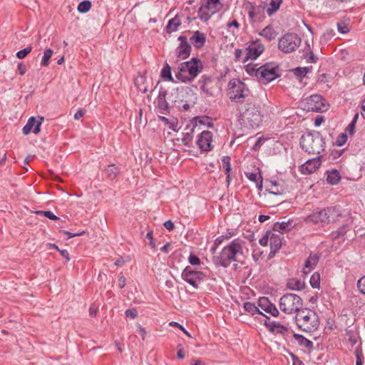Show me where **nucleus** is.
I'll list each match as a JSON object with an SVG mask.
<instances>
[{
	"label": "nucleus",
	"mask_w": 365,
	"mask_h": 365,
	"mask_svg": "<svg viewBox=\"0 0 365 365\" xmlns=\"http://www.w3.org/2000/svg\"><path fill=\"white\" fill-rule=\"evenodd\" d=\"M239 115L237 121L244 128H257L262 122L263 115L260 111V106L257 101H248L237 108Z\"/></svg>",
	"instance_id": "obj_1"
},
{
	"label": "nucleus",
	"mask_w": 365,
	"mask_h": 365,
	"mask_svg": "<svg viewBox=\"0 0 365 365\" xmlns=\"http://www.w3.org/2000/svg\"><path fill=\"white\" fill-rule=\"evenodd\" d=\"M242 255V241L237 238L225 246L218 256H214L212 261L216 265L227 267L232 262L237 261L238 257Z\"/></svg>",
	"instance_id": "obj_2"
},
{
	"label": "nucleus",
	"mask_w": 365,
	"mask_h": 365,
	"mask_svg": "<svg viewBox=\"0 0 365 365\" xmlns=\"http://www.w3.org/2000/svg\"><path fill=\"white\" fill-rule=\"evenodd\" d=\"M202 69V61L197 58H192L190 61L180 63L175 73V78L182 83L190 82L198 76Z\"/></svg>",
	"instance_id": "obj_3"
},
{
	"label": "nucleus",
	"mask_w": 365,
	"mask_h": 365,
	"mask_svg": "<svg viewBox=\"0 0 365 365\" xmlns=\"http://www.w3.org/2000/svg\"><path fill=\"white\" fill-rule=\"evenodd\" d=\"M229 86L228 96L232 102L241 106L250 100H256L248 86L240 79H232L230 81Z\"/></svg>",
	"instance_id": "obj_4"
},
{
	"label": "nucleus",
	"mask_w": 365,
	"mask_h": 365,
	"mask_svg": "<svg viewBox=\"0 0 365 365\" xmlns=\"http://www.w3.org/2000/svg\"><path fill=\"white\" fill-rule=\"evenodd\" d=\"M325 142L322 135L317 131H313L303 135L300 139V146L309 154L322 155L324 151Z\"/></svg>",
	"instance_id": "obj_5"
},
{
	"label": "nucleus",
	"mask_w": 365,
	"mask_h": 365,
	"mask_svg": "<svg viewBox=\"0 0 365 365\" xmlns=\"http://www.w3.org/2000/svg\"><path fill=\"white\" fill-rule=\"evenodd\" d=\"M295 321L298 327L306 332H314L319 326V316L309 309H302L297 314Z\"/></svg>",
	"instance_id": "obj_6"
},
{
	"label": "nucleus",
	"mask_w": 365,
	"mask_h": 365,
	"mask_svg": "<svg viewBox=\"0 0 365 365\" xmlns=\"http://www.w3.org/2000/svg\"><path fill=\"white\" fill-rule=\"evenodd\" d=\"M302 298L292 293L284 294L279 300L280 309L287 314L298 313L302 308Z\"/></svg>",
	"instance_id": "obj_7"
},
{
	"label": "nucleus",
	"mask_w": 365,
	"mask_h": 365,
	"mask_svg": "<svg viewBox=\"0 0 365 365\" xmlns=\"http://www.w3.org/2000/svg\"><path fill=\"white\" fill-rule=\"evenodd\" d=\"M338 212L339 210L336 207H328L323 210H317L308 215L305 221L314 224L329 223L338 216Z\"/></svg>",
	"instance_id": "obj_8"
},
{
	"label": "nucleus",
	"mask_w": 365,
	"mask_h": 365,
	"mask_svg": "<svg viewBox=\"0 0 365 365\" xmlns=\"http://www.w3.org/2000/svg\"><path fill=\"white\" fill-rule=\"evenodd\" d=\"M223 7L221 0H205L197 11L198 17L204 22L207 21L212 15L219 12Z\"/></svg>",
	"instance_id": "obj_9"
},
{
	"label": "nucleus",
	"mask_w": 365,
	"mask_h": 365,
	"mask_svg": "<svg viewBox=\"0 0 365 365\" xmlns=\"http://www.w3.org/2000/svg\"><path fill=\"white\" fill-rule=\"evenodd\" d=\"M325 99L321 95L315 94L301 103L302 107L308 112L322 113L327 110Z\"/></svg>",
	"instance_id": "obj_10"
},
{
	"label": "nucleus",
	"mask_w": 365,
	"mask_h": 365,
	"mask_svg": "<svg viewBox=\"0 0 365 365\" xmlns=\"http://www.w3.org/2000/svg\"><path fill=\"white\" fill-rule=\"evenodd\" d=\"M301 42V38L297 34L287 33L279 38L278 48L284 53H292L300 46Z\"/></svg>",
	"instance_id": "obj_11"
},
{
	"label": "nucleus",
	"mask_w": 365,
	"mask_h": 365,
	"mask_svg": "<svg viewBox=\"0 0 365 365\" xmlns=\"http://www.w3.org/2000/svg\"><path fill=\"white\" fill-rule=\"evenodd\" d=\"M205 277V274L202 272L193 270L189 266L186 267L182 272V279L195 289L199 288V284L204 280Z\"/></svg>",
	"instance_id": "obj_12"
},
{
	"label": "nucleus",
	"mask_w": 365,
	"mask_h": 365,
	"mask_svg": "<svg viewBox=\"0 0 365 365\" xmlns=\"http://www.w3.org/2000/svg\"><path fill=\"white\" fill-rule=\"evenodd\" d=\"M277 66L267 63L258 68L257 75H259L260 80L264 81V83H269L279 76L277 73Z\"/></svg>",
	"instance_id": "obj_13"
},
{
	"label": "nucleus",
	"mask_w": 365,
	"mask_h": 365,
	"mask_svg": "<svg viewBox=\"0 0 365 365\" xmlns=\"http://www.w3.org/2000/svg\"><path fill=\"white\" fill-rule=\"evenodd\" d=\"M178 40L180 41L176 48V56L180 59L187 58L192 50L190 44L188 43L187 38L185 36H180Z\"/></svg>",
	"instance_id": "obj_14"
},
{
	"label": "nucleus",
	"mask_w": 365,
	"mask_h": 365,
	"mask_svg": "<svg viewBox=\"0 0 365 365\" xmlns=\"http://www.w3.org/2000/svg\"><path fill=\"white\" fill-rule=\"evenodd\" d=\"M212 133L209 130L202 131L197 140V145L202 151H210L213 148L212 145Z\"/></svg>",
	"instance_id": "obj_15"
},
{
	"label": "nucleus",
	"mask_w": 365,
	"mask_h": 365,
	"mask_svg": "<svg viewBox=\"0 0 365 365\" xmlns=\"http://www.w3.org/2000/svg\"><path fill=\"white\" fill-rule=\"evenodd\" d=\"M322 155H318L316 158L307 160L301 166V172L304 175H309L314 173L322 165Z\"/></svg>",
	"instance_id": "obj_16"
},
{
	"label": "nucleus",
	"mask_w": 365,
	"mask_h": 365,
	"mask_svg": "<svg viewBox=\"0 0 365 365\" xmlns=\"http://www.w3.org/2000/svg\"><path fill=\"white\" fill-rule=\"evenodd\" d=\"M264 47L259 39L252 41L247 48L246 58L245 61L248 59H256L264 51Z\"/></svg>",
	"instance_id": "obj_17"
},
{
	"label": "nucleus",
	"mask_w": 365,
	"mask_h": 365,
	"mask_svg": "<svg viewBox=\"0 0 365 365\" xmlns=\"http://www.w3.org/2000/svg\"><path fill=\"white\" fill-rule=\"evenodd\" d=\"M258 306L265 312L270 314L273 317L279 315V311L276 306L272 304L267 297H262L258 301Z\"/></svg>",
	"instance_id": "obj_18"
},
{
	"label": "nucleus",
	"mask_w": 365,
	"mask_h": 365,
	"mask_svg": "<svg viewBox=\"0 0 365 365\" xmlns=\"http://www.w3.org/2000/svg\"><path fill=\"white\" fill-rule=\"evenodd\" d=\"M319 259V255L317 254H311L305 261L303 273L305 274L309 273L317 264Z\"/></svg>",
	"instance_id": "obj_19"
},
{
	"label": "nucleus",
	"mask_w": 365,
	"mask_h": 365,
	"mask_svg": "<svg viewBox=\"0 0 365 365\" xmlns=\"http://www.w3.org/2000/svg\"><path fill=\"white\" fill-rule=\"evenodd\" d=\"M269 245V256H273L282 247V240L280 236L271 232Z\"/></svg>",
	"instance_id": "obj_20"
},
{
	"label": "nucleus",
	"mask_w": 365,
	"mask_h": 365,
	"mask_svg": "<svg viewBox=\"0 0 365 365\" xmlns=\"http://www.w3.org/2000/svg\"><path fill=\"white\" fill-rule=\"evenodd\" d=\"M191 43L194 45L195 48H202L206 41L205 35L200 31H195L193 35L190 38Z\"/></svg>",
	"instance_id": "obj_21"
},
{
	"label": "nucleus",
	"mask_w": 365,
	"mask_h": 365,
	"mask_svg": "<svg viewBox=\"0 0 365 365\" xmlns=\"http://www.w3.org/2000/svg\"><path fill=\"white\" fill-rule=\"evenodd\" d=\"M264 325L269 328V331L276 332L277 334H283L287 331V328L281 324L280 323L276 322H269V318H265L264 319Z\"/></svg>",
	"instance_id": "obj_22"
},
{
	"label": "nucleus",
	"mask_w": 365,
	"mask_h": 365,
	"mask_svg": "<svg viewBox=\"0 0 365 365\" xmlns=\"http://www.w3.org/2000/svg\"><path fill=\"white\" fill-rule=\"evenodd\" d=\"M167 91L160 88L158 96V107L163 110H168L169 109L168 103L166 101Z\"/></svg>",
	"instance_id": "obj_23"
},
{
	"label": "nucleus",
	"mask_w": 365,
	"mask_h": 365,
	"mask_svg": "<svg viewBox=\"0 0 365 365\" xmlns=\"http://www.w3.org/2000/svg\"><path fill=\"white\" fill-rule=\"evenodd\" d=\"M181 24L182 23L179 15L175 16L173 19L169 20L165 27L166 32L168 34H171L173 32L178 31Z\"/></svg>",
	"instance_id": "obj_24"
},
{
	"label": "nucleus",
	"mask_w": 365,
	"mask_h": 365,
	"mask_svg": "<svg viewBox=\"0 0 365 365\" xmlns=\"http://www.w3.org/2000/svg\"><path fill=\"white\" fill-rule=\"evenodd\" d=\"M200 83H201L200 89L201 91L205 93L207 96H212V91L208 88V85L212 83V79L209 76H201L200 81Z\"/></svg>",
	"instance_id": "obj_25"
},
{
	"label": "nucleus",
	"mask_w": 365,
	"mask_h": 365,
	"mask_svg": "<svg viewBox=\"0 0 365 365\" xmlns=\"http://www.w3.org/2000/svg\"><path fill=\"white\" fill-rule=\"evenodd\" d=\"M287 287L292 290H302L304 288L305 283L301 279L292 278L288 280Z\"/></svg>",
	"instance_id": "obj_26"
},
{
	"label": "nucleus",
	"mask_w": 365,
	"mask_h": 365,
	"mask_svg": "<svg viewBox=\"0 0 365 365\" xmlns=\"http://www.w3.org/2000/svg\"><path fill=\"white\" fill-rule=\"evenodd\" d=\"M259 35L263 36L268 41H272L275 38L277 33L272 26L269 25L266 26L262 31H261L259 33Z\"/></svg>",
	"instance_id": "obj_27"
},
{
	"label": "nucleus",
	"mask_w": 365,
	"mask_h": 365,
	"mask_svg": "<svg viewBox=\"0 0 365 365\" xmlns=\"http://www.w3.org/2000/svg\"><path fill=\"white\" fill-rule=\"evenodd\" d=\"M259 306L257 307L255 304L251 303L250 302H245L244 304V309H245V310L246 312L250 313L252 315H255V314H258L262 315L264 318L268 319V317H267L262 312H261L259 311Z\"/></svg>",
	"instance_id": "obj_28"
},
{
	"label": "nucleus",
	"mask_w": 365,
	"mask_h": 365,
	"mask_svg": "<svg viewBox=\"0 0 365 365\" xmlns=\"http://www.w3.org/2000/svg\"><path fill=\"white\" fill-rule=\"evenodd\" d=\"M292 227V221L287 222H277L272 226V230L276 232L283 233L284 231L288 230Z\"/></svg>",
	"instance_id": "obj_29"
},
{
	"label": "nucleus",
	"mask_w": 365,
	"mask_h": 365,
	"mask_svg": "<svg viewBox=\"0 0 365 365\" xmlns=\"http://www.w3.org/2000/svg\"><path fill=\"white\" fill-rule=\"evenodd\" d=\"M293 336L300 346L310 349L313 348V342L304 336L294 334Z\"/></svg>",
	"instance_id": "obj_30"
},
{
	"label": "nucleus",
	"mask_w": 365,
	"mask_h": 365,
	"mask_svg": "<svg viewBox=\"0 0 365 365\" xmlns=\"http://www.w3.org/2000/svg\"><path fill=\"white\" fill-rule=\"evenodd\" d=\"M105 173H106V176L109 179L113 180L120 173V168L118 166H116V165H115L113 164L109 165L107 167V168L105 170Z\"/></svg>",
	"instance_id": "obj_31"
},
{
	"label": "nucleus",
	"mask_w": 365,
	"mask_h": 365,
	"mask_svg": "<svg viewBox=\"0 0 365 365\" xmlns=\"http://www.w3.org/2000/svg\"><path fill=\"white\" fill-rule=\"evenodd\" d=\"M341 179L339 173L336 170H332L327 173V181L331 185H336Z\"/></svg>",
	"instance_id": "obj_32"
},
{
	"label": "nucleus",
	"mask_w": 365,
	"mask_h": 365,
	"mask_svg": "<svg viewBox=\"0 0 365 365\" xmlns=\"http://www.w3.org/2000/svg\"><path fill=\"white\" fill-rule=\"evenodd\" d=\"M282 2V0H271L269 3V7L267 9V14L271 16L274 13H276L278 11Z\"/></svg>",
	"instance_id": "obj_33"
},
{
	"label": "nucleus",
	"mask_w": 365,
	"mask_h": 365,
	"mask_svg": "<svg viewBox=\"0 0 365 365\" xmlns=\"http://www.w3.org/2000/svg\"><path fill=\"white\" fill-rule=\"evenodd\" d=\"M92 6L91 1L88 0H84L79 3L77 7V10L80 13H86L88 12Z\"/></svg>",
	"instance_id": "obj_34"
},
{
	"label": "nucleus",
	"mask_w": 365,
	"mask_h": 365,
	"mask_svg": "<svg viewBox=\"0 0 365 365\" xmlns=\"http://www.w3.org/2000/svg\"><path fill=\"white\" fill-rule=\"evenodd\" d=\"M246 176L250 180L256 182L259 188H261L262 187V178L260 175L258 177V175L257 173H246Z\"/></svg>",
	"instance_id": "obj_35"
},
{
	"label": "nucleus",
	"mask_w": 365,
	"mask_h": 365,
	"mask_svg": "<svg viewBox=\"0 0 365 365\" xmlns=\"http://www.w3.org/2000/svg\"><path fill=\"white\" fill-rule=\"evenodd\" d=\"M53 53V51L51 48H47L45 50L41 62L42 66L46 67L48 66L49 60L51 58Z\"/></svg>",
	"instance_id": "obj_36"
},
{
	"label": "nucleus",
	"mask_w": 365,
	"mask_h": 365,
	"mask_svg": "<svg viewBox=\"0 0 365 365\" xmlns=\"http://www.w3.org/2000/svg\"><path fill=\"white\" fill-rule=\"evenodd\" d=\"M161 76L163 78L167 79L168 81L173 82L174 81L173 78L172 77L171 75L170 66L168 63H165L164 67L163 68L161 71Z\"/></svg>",
	"instance_id": "obj_37"
},
{
	"label": "nucleus",
	"mask_w": 365,
	"mask_h": 365,
	"mask_svg": "<svg viewBox=\"0 0 365 365\" xmlns=\"http://www.w3.org/2000/svg\"><path fill=\"white\" fill-rule=\"evenodd\" d=\"M195 128V125L192 126V128H190V132L186 133L185 134L184 137L182 138V142L185 145H186V146L190 145V143L192 141V138H193V133H194Z\"/></svg>",
	"instance_id": "obj_38"
},
{
	"label": "nucleus",
	"mask_w": 365,
	"mask_h": 365,
	"mask_svg": "<svg viewBox=\"0 0 365 365\" xmlns=\"http://www.w3.org/2000/svg\"><path fill=\"white\" fill-rule=\"evenodd\" d=\"M310 284L313 288H319L320 276L318 273H314L310 278Z\"/></svg>",
	"instance_id": "obj_39"
},
{
	"label": "nucleus",
	"mask_w": 365,
	"mask_h": 365,
	"mask_svg": "<svg viewBox=\"0 0 365 365\" xmlns=\"http://www.w3.org/2000/svg\"><path fill=\"white\" fill-rule=\"evenodd\" d=\"M259 9L252 7L248 12L249 17L253 21H260L261 16L259 15Z\"/></svg>",
	"instance_id": "obj_40"
},
{
	"label": "nucleus",
	"mask_w": 365,
	"mask_h": 365,
	"mask_svg": "<svg viewBox=\"0 0 365 365\" xmlns=\"http://www.w3.org/2000/svg\"><path fill=\"white\" fill-rule=\"evenodd\" d=\"M309 71V68L307 67H298L294 70V73L297 77L302 78L304 77Z\"/></svg>",
	"instance_id": "obj_41"
},
{
	"label": "nucleus",
	"mask_w": 365,
	"mask_h": 365,
	"mask_svg": "<svg viewBox=\"0 0 365 365\" xmlns=\"http://www.w3.org/2000/svg\"><path fill=\"white\" fill-rule=\"evenodd\" d=\"M222 163L225 173H230V158L229 156H223L222 158Z\"/></svg>",
	"instance_id": "obj_42"
},
{
	"label": "nucleus",
	"mask_w": 365,
	"mask_h": 365,
	"mask_svg": "<svg viewBox=\"0 0 365 365\" xmlns=\"http://www.w3.org/2000/svg\"><path fill=\"white\" fill-rule=\"evenodd\" d=\"M270 237L271 231L268 230L265 232L264 235L261 239H259V243L260 244V245L264 247L267 246L268 242H269L270 241Z\"/></svg>",
	"instance_id": "obj_43"
},
{
	"label": "nucleus",
	"mask_w": 365,
	"mask_h": 365,
	"mask_svg": "<svg viewBox=\"0 0 365 365\" xmlns=\"http://www.w3.org/2000/svg\"><path fill=\"white\" fill-rule=\"evenodd\" d=\"M32 50V47L31 46H27L26 48L19 51L16 53V57L19 59H22L25 58Z\"/></svg>",
	"instance_id": "obj_44"
},
{
	"label": "nucleus",
	"mask_w": 365,
	"mask_h": 365,
	"mask_svg": "<svg viewBox=\"0 0 365 365\" xmlns=\"http://www.w3.org/2000/svg\"><path fill=\"white\" fill-rule=\"evenodd\" d=\"M36 214L40 215H43L52 220H56L58 219V217L57 216H56L52 212H51L49 210H48V211H37Z\"/></svg>",
	"instance_id": "obj_45"
},
{
	"label": "nucleus",
	"mask_w": 365,
	"mask_h": 365,
	"mask_svg": "<svg viewBox=\"0 0 365 365\" xmlns=\"http://www.w3.org/2000/svg\"><path fill=\"white\" fill-rule=\"evenodd\" d=\"M246 71L251 76H255L259 79V75H257L258 68L248 65L246 66Z\"/></svg>",
	"instance_id": "obj_46"
},
{
	"label": "nucleus",
	"mask_w": 365,
	"mask_h": 365,
	"mask_svg": "<svg viewBox=\"0 0 365 365\" xmlns=\"http://www.w3.org/2000/svg\"><path fill=\"white\" fill-rule=\"evenodd\" d=\"M357 287L361 293L365 294V276L359 279L357 282Z\"/></svg>",
	"instance_id": "obj_47"
},
{
	"label": "nucleus",
	"mask_w": 365,
	"mask_h": 365,
	"mask_svg": "<svg viewBox=\"0 0 365 365\" xmlns=\"http://www.w3.org/2000/svg\"><path fill=\"white\" fill-rule=\"evenodd\" d=\"M347 140V135L345 133H342L339 135L336 141V145L337 146H342Z\"/></svg>",
	"instance_id": "obj_48"
},
{
	"label": "nucleus",
	"mask_w": 365,
	"mask_h": 365,
	"mask_svg": "<svg viewBox=\"0 0 365 365\" xmlns=\"http://www.w3.org/2000/svg\"><path fill=\"white\" fill-rule=\"evenodd\" d=\"M188 261L192 265H199L200 264V258L194 255H190L189 256Z\"/></svg>",
	"instance_id": "obj_49"
},
{
	"label": "nucleus",
	"mask_w": 365,
	"mask_h": 365,
	"mask_svg": "<svg viewBox=\"0 0 365 365\" xmlns=\"http://www.w3.org/2000/svg\"><path fill=\"white\" fill-rule=\"evenodd\" d=\"M356 365H363L364 357H363V354H362L361 351L356 349Z\"/></svg>",
	"instance_id": "obj_50"
},
{
	"label": "nucleus",
	"mask_w": 365,
	"mask_h": 365,
	"mask_svg": "<svg viewBox=\"0 0 365 365\" xmlns=\"http://www.w3.org/2000/svg\"><path fill=\"white\" fill-rule=\"evenodd\" d=\"M125 316L131 319H134L138 316V311L136 309H130L125 311Z\"/></svg>",
	"instance_id": "obj_51"
},
{
	"label": "nucleus",
	"mask_w": 365,
	"mask_h": 365,
	"mask_svg": "<svg viewBox=\"0 0 365 365\" xmlns=\"http://www.w3.org/2000/svg\"><path fill=\"white\" fill-rule=\"evenodd\" d=\"M337 29L341 34H346L349 31L348 26L344 23H338Z\"/></svg>",
	"instance_id": "obj_52"
},
{
	"label": "nucleus",
	"mask_w": 365,
	"mask_h": 365,
	"mask_svg": "<svg viewBox=\"0 0 365 365\" xmlns=\"http://www.w3.org/2000/svg\"><path fill=\"white\" fill-rule=\"evenodd\" d=\"M306 58L307 61L309 63H316L317 61V57L314 54V53L312 51H309Z\"/></svg>",
	"instance_id": "obj_53"
},
{
	"label": "nucleus",
	"mask_w": 365,
	"mask_h": 365,
	"mask_svg": "<svg viewBox=\"0 0 365 365\" xmlns=\"http://www.w3.org/2000/svg\"><path fill=\"white\" fill-rule=\"evenodd\" d=\"M170 326L171 327H178L179 328V330H182L187 336H190V334L188 331H187L185 330V329L179 323L176 322H170Z\"/></svg>",
	"instance_id": "obj_54"
},
{
	"label": "nucleus",
	"mask_w": 365,
	"mask_h": 365,
	"mask_svg": "<svg viewBox=\"0 0 365 365\" xmlns=\"http://www.w3.org/2000/svg\"><path fill=\"white\" fill-rule=\"evenodd\" d=\"M61 232H63L64 235H68V239H71L76 236H81L82 235L84 232H77V233H72L66 230H62Z\"/></svg>",
	"instance_id": "obj_55"
},
{
	"label": "nucleus",
	"mask_w": 365,
	"mask_h": 365,
	"mask_svg": "<svg viewBox=\"0 0 365 365\" xmlns=\"http://www.w3.org/2000/svg\"><path fill=\"white\" fill-rule=\"evenodd\" d=\"M356 125L354 123H350L349 125L346 128V132H347L349 135H353L355 132Z\"/></svg>",
	"instance_id": "obj_56"
},
{
	"label": "nucleus",
	"mask_w": 365,
	"mask_h": 365,
	"mask_svg": "<svg viewBox=\"0 0 365 365\" xmlns=\"http://www.w3.org/2000/svg\"><path fill=\"white\" fill-rule=\"evenodd\" d=\"M43 120V118H40V121H36V124L34 125V130L33 132L35 133V134H37L40 132L41 130V121Z\"/></svg>",
	"instance_id": "obj_57"
},
{
	"label": "nucleus",
	"mask_w": 365,
	"mask_h": 365,
	"mask_svg": "<svg viewBox=\"0 0 365 365\" xmlns=\"http://www.w3.org/2000/svg\"><path fill=\"white\" fill-rule=\"evenodd\" d=\"M85 113H86V111L83 109H82V108L78 109L74 115V119L79 120L81 117H83Z\"/></svg>",
	"instance_id": "obj_58"
},
{
	"label": "nucleus",
	"mask_w": 365,
	"mask_h": 365,
	"mask_svg": "<svg viewBox=\"0 0 365 365\" xmlns=\"http://www.w3.org/2000/svg\"><path fill=\"white\" fill-rule=\"evenodd\" d=\"M18 71L20 75H24L26 71V66L23 63L18 64Z\"/></svg>",
	"instance_id": "obj_59"
},
{
	"label": "nucleus",
	"mask_w": 365,
	"mask_h": 365,
	"mask_svg": "<svg viewBox=\"0 0 365 365\" xmlns=\"http://www.w3.org/2000/svg\"><path fill=\"white\" fill-rule=\"evenodd\" d=\"M163 225L168 230L170 231L173 230L175 227L174 223L171 220L165 222Z\"/></svg>",
	"instance_id": "obj_60"
},
{
	"label": "nucleus",
	"mask_w": 365,
	"mask_h": 365,
	"mask_svg": "<svg viewBox=\"0 0 365 365\" xmlns=\"http://www.w3.org/2000/svg\"><path fill=\"white\" fill-rule=\"evenodd\" d=\"M178 353H177L178 357L179 359H183L185 357V354H184L182 345L181 344H178Z\"/></svg>",
	"instance_id": "obj_61"
},
{
	"label": "nucleus",
	"mask_w": 365,
	"mask_h": 365,
	"mask_svg": "<svg viewBox=\"0 0 365 365\" xmlns=\"http://www.w3.org/2000/svg\"><path fill=\"white\" fill-rule=\"evenodd\" d=\"M125 278L121 275L119 277V279H118V286L120 289H123L125 287Z\"/></svg>",
	"instance_id": "obj_62"
},
{
	"label": "nucleus",
	"mask_w": 365,
	"mask_h": 365,
	"mask_svg": "<svg viewBox=\"0 0 365 365\" xmlns=\"http://www.w3.org/2000/svg\"><path fill=\"white\" fill-rule=\"evenodd\" d=\"M224 240H225L224 235H221V236L217 237L214 242V245H215L216 247H218L220 245H221L222 243Z\"/></svg>",
	"instance_id": "obj_63"
},
{
	"label": "nucleus",
	"mask_w": 365,
	"mask_h": 365,
	"mask_svg": "<svg viewBox=\"0 0 365 365\" xmlns=\"http://www.w3.org/2000/svg\"><path fill=\"white\" fill-rule=\"evenodd\" d=\"M361 115L365 119V98L361 101Z\"/></svg>",
	"instance_id": "obj_64"
}]
</instances>
